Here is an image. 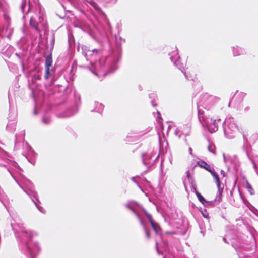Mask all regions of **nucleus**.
Listing matches in <instances>:
<instances>
[{"mask_svg":"<svg viewBox=\"0 0 258 258\" xmlns=\"http://www.w3.org/2000/svg\"><path fill=\"white\" fill-rule=\"evenodd\" d=\"M38 9V15L35 14L31 17L30 24L38 32H40L41 31L46 30L47 25L44 18L43 10L40 7Z\"/></svg>","mask_w":258,"mask_h":258,"instance_id":"f257e3e1","label":"nucleus"},{"mask_svg":"<svg viewBox=\"0 0 258 258\" xmlns=\"http://www.w3.org/2000/svg\"><path fill=\"white\" fill-rule=\"evenodd\" d=\"M225 123L227 124L229 129L234 132L239 130L235 120L232 117L226 118L225 120Z\"/></svg>","mask_w":258,"mask_h":258,"instance_id":"f03ea898","label":"nucleus"},{"mask_svg":"<svg viewBox=\"0 0 258 258\" xmlns=\"http://www.w3.org/2000/svg\"><path fill=\"white\" fill-rule=\"evenodd\" d=\"M205 125L211 133L216 132L218 130V125L216 120L210 119V121L207 120L205 122Z\"/></svg>","mask_w":258,"mask_h":258,"instance_id":"7ed1b4c3","label":"nucleus"},{"mask_svg":"<svg viewBox=\"0 0 258 258\" xmlns=\"http://www.w3.org/2000/svg\"><path fill=\"white\" fill-rule=\"evenodd\" d=\"M52 60L51 56L47 57L45 60V78L47 79L49 78L50 74V67L52 66Z\"/></svg>","mask_w":258,"mask_h":258,"instance_id":"20e7f679","label":"nucleus"},{"mask_svg":"<svg viewBox=\"0 0 258 258\" xmlns=\"http://www.w3.org/2000/svg\"><path fill=\"white\" fill-rule=\"evenodd\" d=\"M144 213L145 215H146L147 217L148 218L153 229H154V231L155 232L156 234H158L160 231V227L158 225V224L155 222H154L153 220L152 219L151 216L147 213L146 211H144Z\"/></svg>","mask_w":258,"mask_h":258,"instance_id":"39448f33","label":"nucleus"},{"mask_svg":"<svg viewBox=\"0 0 258 258\" xmlns=\"http://www.w3.org/2000/svg\"><path fill=\"white\" fill-rule=\"evenodd\" d=\"M126 207H127L128 208L130 209L131 210H132L133 211V212L135 213V214L136 215L137 217H138V218L139 219V220L140 221V222L141 224L143 226V228L144 229V230H145V232L146 233L147 237L148 238H149L150 237L149 232H148V231L146 229L145 226L144 225L143 221L141 219V218L140 216H139V215L136 212V211L132 208V207L130 206V205L129 204H126Z\"/></svg>","mask_w":258,"mask_h":258,"instance_id":"423d86ee","label":"nucleus"},{"mask_svg":"<svg viewBox=\"0 0 258 258\" xmlns=\"http://www.w3.org/2000/svg\"><path fill=\"white\" fill-rule=\"evenodd\" d=\"M179 132H181L183 134L186 136L188 135L190 133V127L188 125H186L179 129H177L175 131L176 135H177Z\"/></svg>","mask_w":258,"mask_h":258,"instance_id":"0eeeda50","label":"nucleus"},{"mask_svg":"<svg viewBox=\"0 0 258 258\" xmlns=\"http://www.w3.org/2000/svg\"><path fill=\"white\" fill-rule=\"evenodd\" d=\"M209 172L211 173V175L213 176L214 178L215 179L216 183H217V185L218 187L219 188V187H220V180H219V178L218 175H217V174L216 172H215L213 170H211V171H209Z\"/></svg>","mask_w":258,"mask_h":258,"instance_id":"6e6552de","label":"nucleus"},{"mask_svg":"<svg viewBox=\"0 0 258 258\" xmlns=\"http://www.w3.org/2000/svg\"><path fill=\"white\" fill-rule=\"evenodd\" d=\"M209 172L211 173V175L213 176L214 178L215 179L216 183H217V185L218 187L219 188V187H220V180H219V178L218 175H217V174L216 172H215L213 170H211V171H209Z\"/></svg>","mask_w":258,"mask_h":258,"instance_id":"1a4fd4ad","label":"nucleus"},{"mask_svg":"<svg viewBox=\"0 0 258 258\" xmlns=\"http://www.w3.org/2000/svg\"><path fill=\"white\" fill-rule=\"evenodd\" d=\"M198 164L200 167L205 169L209 172L211 171V169H210V166L205 162H204V161L199 162L198 163Z\"/></svg>","mask_w":258,"mask_h":258,"instance_id":"9d476101","label":"nucleus"},{"mask_svg":"<svg viewBox=\"0 0 258 258\" xmlns=\"http://www.w3.org/2000/svg\"><path fill=\"white\" fill-rule=\"evenodd\" d=\"M243 49L239 47H236L233 48V53L235 56L239 55L243 53Z\"/></svg>","mask_w":258,"mask_h":258,"instance_id":"9b49d317","label":"nucleus"},{"mask_svg":"<svg viewBox=\"0 0 258 258\" xmlns=\"http://www.w3.org/2000/svg\"><path fill=\"white\" fill-rule=\"evenodd\" d=\"M196 194L197 198L202 204L204 205L205 203H208V202L205 200L204 198L199 192L196 191Z\"/></svg>","mask_w":258,"mask_h":258,"instance_id":"f8f14e48","label":"nucleus"},{"mask_svg":"<svg viewBox=\"0 0 258 258\" xmlns=\"http://www.w3.org/2000/svg\"><path fill=\"white\" fill-rule=\"evenodd\" d=\"M26 2H23L21 5V9L22 11L24 12V7L26 6Z\"/></svg>","mask_w":258,"mask_h":258,"instance_id":"ddd939ff","label":"nucleus"},{"mask_svg":"<svg viewBox=\"0 0 258 258\" xmlns=\"http://www.w3.org/2000/svg\"><path fill=\"white\" fill-rule=\"evenodd\" d=\"M208 150L210 152L215 154V151L212 148V147L211 146H209L208 147Z\"/></svg>","mask_w":258,"mask_h":258,"instance_id":"4468645a","label":"nucleus"},{"mask_svg":"<svg viewBox=\"0 0 258 258\" xmlns=\"http://www.w3.org/2000/svg\"><path fill=\"white\" fill-rule=\"evenodd\" d=\"M37 208L38 209V210H39L40 211H41V212H43V211H42V207H39V206H37Z\"/></svg>","mask_w":258,"mask_h":258,"instance_id":"2eb2a0df","label":"nucleus"},{"mask_svg":"<svg viewBox=\"0 0 258 258\" xmlns=\"http://www.w3.org/2000/svg\"><path fill=\"white\" fill-rule=\"evenodd\" d=\"M189 152L190 153V155H191L192 156L193 155H192V149L191 148H189Z\"/></svg>","mask_w":258,"mask_h":258,"instance_id":"dca6fc26","label":"nucleus"},{"mask_svg":"<svg viewBox=\"0 0 258 258\" xmlns=\"http://www.w3.org/2000/svg\"><path fill=\"white\" fill-rule=\"evenodd\" d=\"M247 187H248V188H249L250 189H251V187L250 186V185H248Z\"/></svg>","mask_w":258,"mask_h":258,"instance_id":"f3484780","label":"nucleus"},{"mask_svg":"<svg viewBox=\"0 0 258 258\" xmlns=\"http://www.w3.org/2000/svg\"><path fill=\"white\" fill-rule=\"evenodd\" d=\"M178 61H177L176 62H175L176 66H178Z\"/></svg>","mask_w":258,"mask_h":258,"instance_id":"a211bd4d","label":"nucleus"},{"mask_svg":"<svg viewBox=\"0 0 258 258\" xmlns=\"http://www.w3.org/2000/svg\"><path fill=\"white\" fill-rule=\"evenodd\" d=\"M203 215L204 217H207V216L205 215V214H203Z\"/></svg>","mask_w":258,"mask_h":258,"instance_id":"6ab92c4d","label":"nucleus"},{"mask_svg":"<svg viewBox=\"0 0 258 258\" xmlns=\"http://www.w3.org/2000/svg\"><path fill=\"white\" fill-rule=\"evenodd\" d=\"M31 252H32V253H34V251H31Z\"/></svg>","mask_w":258,"mask_h":258,"instance_id":"aec40b11","label":"nucleus"},{"mask_svg":"<svg viewBox=\"0 0 258 258\" xmlns=\"http://www.w3.org/2000/svg\"><path fill=\"white\" fill-rule=\"evenodd\" d=\"M34 204H36V206L37 207L38 206L37 205V204H36V202H34Z\"/></svg>","mask_w":258,"mask_h":258,"instance_id":"412c9836","label":"nucleus"}]
</instances>
